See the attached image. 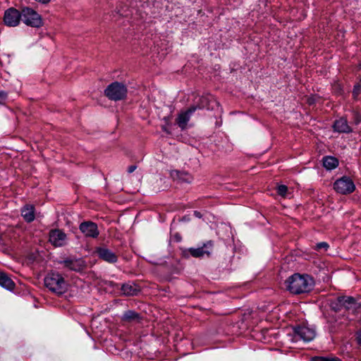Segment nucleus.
I'll use <instances>...</instances> for the list:
<instances>
[{
	"mask_svg": "<svg viewBox=\"0 0 361 361\" xmlns=\"http://www.w3.org/2000/svg\"><path fill=\"white\" fill-rule=\"evenodd\" d=\"M127 87L123 83L114 82L107 86L104 90L105 95L111 100H123L127 95Z\"/></svg>",
	"mask_w": 361,
	"mask_h": 361,
	"instance_id": "nucleus-3",
	"label": "nucleus"
},
{
	"mask_svg": "<svg viewBox=\"0 0 361 361\" xmlns=\"http://www.w3.org/2000/svg\"><path fill=\"white\" fill-rule=\"evenodd\" d=\"M22 18V11H19L15 8H10L5 11L4 23L8 27H16L19 25Z\"/></svg>",
	"mask_w": 361,
	"mask_h": 361,
	"instance_id": "nucleus-6",
	"label": "nucleus"
},
{
	"mask_svg": "<svg viewBox=\"0 0 361 361\" xmlns=\"http://www.w3.org/2000/svg\"><path fill=\"white\" fill-rule=\"evenodd\" d=\"M198 108L197 106H192L185 111L180 112L176 118V123L181 130H185L187 127L188 122L190 121L191 116Z\"/></svg>",
	"mask_w": 361,
	"mask_h": 361,
	"instance_id": "nucleus-12",
	"label": "nucleus"
},
{
	"mask_svg": "<svg viewBox=\"0 0 361 361\" xmlns=\"http://www.w3.org/2000/svg\"><path fill=\"white\" fill-rule=\"evenodd\" d=\"M163 130L166 131V128H165L164 127L163 128Z\"/></svg>",
	"mask_w": 361,
	"mask_h": 361,
	"instance_id": "nucleus-36",
	"label": "nucleus"
},
{
	"mask_svg": "<svg viewBox=\"0 0 361 361\" xmlns=\"http://www.w3.org/2000/svg\"><path fill=\"white\" fill-rule=\"evenodd\" d=\"M7 94L4 92H0V104H3L6 99Z\"/></svg>",
	"mask_w": 361,
	"mask_h": 361,
	"instance_id": "nucleus-29",
	"label": "nucleus"
},
{
	"mask_svg": "<svg viewBox=\"0 0 361 361\" xmlns=\"http://www.w3.org/2000/svg\"><path fill=\"white\" fill-rule=\"evenodd\" d=\"M172 176H176L182 182L188 183H190L193 180L192 176L186 171H176L173 173Z\"/></svg>",
	"mask_w": 361,
	"mask_h": 361,
	"instance_id": "nucleus-20",
	"label": "nucleus"
},
{
	"mask_svg": "<svg viewBox=\"0 0 361 361\" xmlns=\"http://www.w3.org/2000/svg\"><path fill=\"white\" fill-rule=\"evenodd\" d=\"M329 247V245L327 243L322 242V243H319L316 245L315 249L317 250H319L322 249H324V250H327Z\"/></svg>",
	"mask_w": 361,
	"mask_h": 361,
	"instance_id": "nucleus-27",
	"label": "nucleus"
},
{
	"mask_svg": "<svg viewBox=\"0 0 361 361\" xmlns=\"http://www.w3.org/2000/svg\"><path fill=\"white\" fill-rule=\"evenodd\" d=\"M121 290L122 293L127 296L137 295V293L140 291L139 287L135 283L132 282L123 284L121 286Z\"/></svg>",
	"mask_w": 361,
	"mask_h": 361,
	"instance_id": "nucleus-17",
	"label": "nucleus"
},
{
	"mask_svg": "<svg viewBox=\"0 0 361 361\" xmlns=\"http://www.w3.org/2000/svg\"><path fill=\"white\" fill-rule=\"evenodd\" d=\"M338 301L343 305V308L353 314H355L361 307V304L350 296H339Z\"/></svg>",
	"mask_w": 361,
	"mask_h": 361,
	"instance_id": "nucleus-9",
	"label": "nucleus"
},
{
	"mask_svg": "<svg viewBox=\"0 0 361 361\" xmlns=\"http://www.w3.org/2000/svg\"><path fill=\"white\" fill-rule=\"evenodd\" d=\"M334 188L337 192L345 195L353 192L355 185L350 178L343 176L334 183Z\"/></svg>",
	"mask_w": 361,
	"mask_h": 361,
	"instance_id": "nucleus-5",
	"label": "nucleus"
},
{
	"mask_svg": "<svg viewBox=\"0 0 361 361\" xmlns=\"http://www.w3.org/2000/svg\"><path fill=\"white\" fill-rule=\"evenodd\" d=\"M277 193L282 196L286 197L288 193V187L285 185H280L276 188Z\"/></svg>",
	"mask_w": 361,
	"mask_h": 361,
	"instance_id": "nucleus-23",
	"label": "nucleus"
},
{
	"mask_svg": "<svg viewBox=\"0 0 361 361\" xmlns=\"http://www.w3.org/2000/svg\"><path fill=\"white\" fill-rule=\"evenodd\" d=\"M140 318V314L136 312L133 310H128L124 312L122 319L125 322H130L133 321H138Z\"/></svg>",
	"mask_w": 361,
	"mask_h": 361,
	"instance_id": "nucleus-21",
	"label": "nucleus"
},
{
	"mask_svg": "<svg viewBox=\"0 0 361 361\" xmlns=\"http://www.w3.org/2000/svg\"><path fill=\"white\" fill-rule=\"evenodd\" d=\"M361 120H360V118H357V123H358Z\"/></svg>",
	"mask_w": 361,
	"mask_h": 361,
	"instance_id": "nucleus-34",
	"label": "nucleus"
},
{
	"mask_svg": "<svg viewBox=\"0 0 361 361\" xmlns=\"http://www.w3.org/2000/svg\"><path fill=\"white\" fill-rule=\"evenodd\" d=\"M22 21L27 26L39 28L43 25L41 16L30 7L22 8Z\"/></svg>",
	"mask_w": 361,
	"mask_h": 361,
	"instance_id": "nucleus-4",
	"label": "nucleus"
},
{
	"mask_svg": "<svg viewBox=\"0 0 361 361\" xmlns=\"http://www.w3.org/2000/svg\"><path fill=\"white\" fill-rule=\"evenodd\" d=\"M323 165L328 170L336 169L338 165V161L334 157H325L323 159Z\"/></svg>",
	"mask_w": 361,
	"mask_h": 361,
	"instance_id": "nucleus-19",
	"label": "nucleus"
},
{
	"mask_svg": "<svg viewBox=\"0 0 361 361\" xmlns=\"http://www.w3.org/2000/svg\"><path fill=\"white\" fill-rule=\"evenodd\" d=\"M0 286L8 290H12L15 287V283L6 273L0 272Z\"/></svg>",
	"mask_w": 361,
	"mask_h": 361,
	"instance_id": "nucleus-18",
	"label": "nucleus"
},
{
	"mask_svg": "<svg viewBox=\"0 0 361 361\" xmlns=\"http://www.w3.org/2000/svg\"><path fill=\"white\" fill-rule=\"evenodd\" d=\"M331 307L335 312H338L343 307V305L338 301V297L335 301L331 302Z\"/></svg>",
	"mask_w": 361,
	"mask_h": 361,
	"instance_id": "nucleus-24",
	"label": "nucleus"
},
{
	"mask_svg": "<svg viewBox=\"0 0 361 361\" xmlns=\"http://www.w3.org/2000/svg\"><path fill=\"white\" fill-rule=\"evenodd\" d=\"M357 341L359 344H361V331L357 334Z\"/></svg>",
	"mask_w": 361,
	"mask_h": 361,
	"instance_id": "nucleus-32",
	"label": "nucleus"
},
{
	"mask_svg": "<svg viewBox=\"0 0 361 361\" xmlns=\"http://www.w3.org/2000/svg\"><path fill=\"white\" fill-rule=\"evenodd\" d=\"M137 166L135 165H131L128 167V173H133L135 169H136Z\"/></svg>",
	"mask_w": 361,
	"mask_h": 361,
	"instance_id": "nucleus-30",
	"label": "nucleus"
},
{
	"mask_svg": "<svg viewBox=\"0 0 361 361\" xmlns=\"http://www.w3.org/2000/svg\"><path fill=\"white\" fill-rule=\"evenodd\" d=\"M286 289L293 294L310 292L314 286L313 279L307 274H294L286 282Z\"/></svg>",
	"mask_w": 361,
	"mask_h": 361,
	"instance_id": "nucleus-1",
	"label": "nucleus"
},
{
	"mask_svg": "<svg viewBox=\"0 0 361 361\" xmlns=\"http://www.w3.org/2000/svg\"><path fill=\"white\" fill-rule=\"evenodd\" d=\"M361 90V86L359 84H357L354 86L353 94L355 97H357Z\"/></svg>",
	"mask_w": 361,
	"mask_h": 361,
	"instance_id": "nucleus-28",
	"label": "nucleus"
},
{
	"mask_svg": "<svg viewBox=\"0 0 361 361\" xmlns=\"http://www.w3.org/2000/svg\"><path fill=\"white\" fill-rule=\"evenodd\" d=\"M100 230L96 223L92 222V238L98 237Z\"/></svg>",
	"mask_w": 361,
	"mask_h": 361,
	"instance_id": "nucleus-25",
	"label": "nucleus"
},
{
	"mask_svg": "<svg viewBox=\"0 0 361 361\" xmlns=\"http://www.w3.org/2000/svg\"><path fill=\"white\" fill-rule=\"evenodd\" d=\"M64 267L75 271H81L85 267L84 261L82 259L68 257L60 262Z\"/></svg>",
	"mask_w": 361,
	"mask_h": 361,
	"instance_id": "nucleus-13",
	"label": "nucleus"
},
{
	"mask_svg": "<svg viewBox=\"0 0 361 361\" xmlns=\"http://www.w3.org/2000/svg\"><path fill=\"white\" fill-rule=\"evenodd\" d=\"M44 285L51 292L58 295L63 294L67 289L64 279L59 274L50 273L44 278Z\"/></svg>",
	"mask_w": 361,
	"mask_h": 361,
	"instance_id": "nucleus-2",
	"label": "nucleus"
},
{
	"mask_svg": "<svg viewBox=\"0 0 361 361\" xmlns=\"http://www.w3.org/2000/svg\"><path fill=\"white\" fill-rule=\"evenodd\" d=\"M92 285H94L95 287H97L99 290L103 289L105 291H106L110 287H114L115 286H117V284L114 283V282L105 281L97 276L93 273H92Z\"/></svg>",
	"mask_w": 361,
	"mask_h": 361,
	"instance_id": "nucleus-14",
	"label": "nucleus"
},
{
	"mask_svg": "<svg viewBox=\"0 0 361 361\" xmlns=\"http://www.w3.org/2000/svg\"><path fill=\"white\" fill-rule=\"evenodd\" d=\"M294 332L295 336H298L305 342H310L312 341L316 336L314 329L307 326H297L295 328Z\"/></svg>",
	"mask_w": 361,
	"mask_h": 361,
	"instance_id": "nucleus-8",
	"label": "nucleus"
},
{
	"mask_svg": "<svg viewBox=\"0 0 361 361\" xmlns=\"http://www.w3.org/2000/svg\"><path fill=\"white\" fill-rule=\"evenodd\" d=\"M21 216L24 220L30 223L35 220V207L31 204H26L21 209Z\"/></svg>",
	"mask_w": 361,
	"mask_h": 361,
	"instance_id": "nucleus-16",
	"label": "nucleus"
},
{
	"mask_svg": "<svg viewBox=\"0 0 361 361\" xmlns=\"http://www.w3.org/2000/svg\"><path fill=\"white\" fill-rule=\"evenodd\" d=\"M85 331H86L87 334V335H90V333H89V331H87V329L86 328L85 329Z\"/></svg>",
	"mask_w": 361,
	"mask_h": 361,
	"instance_id": "nucleus-33",
	"label": "nucleus"
},
{
	"mask_svg": "<svg viewBox=\"0 0 361 361\" xmlns=\"http://www.w3.org/2000/svg\"><path fill=\"white\" fill-rule=\"evenodd\" d=\"M214 243L209 240L204 243L202 247L197 248H190L188 252L194 257H209L213 251Z\"/></svg>",
	"mask_w": 361,
	"mask_h": 361,
	"instance_id": "nucleus-7",
	"label": "nucleus"
},
{
	"mask_svg": "<svg viewBox=\"0 0 361 361\" xmlns=\"http://www.w3.org/2000/svg\"><path fill=\"white\" fill-rule=\"evenodd\" d=\"M94 253L97 255L99 259L114 264L118 261L117 255L109 249L104 247H98L95 248Z\"/></svg>",
	"mask_w": 361,
	"mask_h": 361,
	"instance_id": "nucleus-10",
	"label": "nucleus"
},
{
	"mask_svg": "<svg viewBox=\"0 0 361 361\" xmlns=\"http://www.w3.org/2000/svg\"><path fill=\"white\" fill-rule=\"evenodd\" d=\"M316 361H341L339 358L336 357H315Z\"/></svg>",
	"mask_w": 361,
	"mask_h": 361,
	"instance_id": "nucleus-26",
	"label": "nucleus"
},
{
	"mask_svg": "<svg viewBox=\"0 0 361 361\" xmlns=\"http://www.w3.org/2000/svg\"><path fill=\"white\" fill-rule=\"evenodd\" d=\"M333 128L334 131L340 133H349L352 132V128L348 125L347 120L343 117L335 121Z\"/></svg>",
	"mask_w": 361,
	"mask_h": 361,
	"instance_id": "nucleus-15",
	"label": "nucleus"
},
{
	"mask_svg": "<svg viewBox=\"0 0 361 361\" xmlns=\"http://www.w3.org/2000/svg\"><path fill=\"white\" fill-rule=\"evenodd\" d=\"M361 120H360V118H357V123H358Z\"/></svg>",
	"mask_w": 361,
	"mask_h": 361,
	"instance_id": "nucleus-35",
	"label": "nucleus"
},
{
	"mask_svg": "<svg viewBox=\"0 0 361 361\" xmlns=\"http://www.w3.org/2000/svg\"><path fill=\"white\" fill-rule=\"evenodd\" d=\"M80 231L85 235V236H90V221H85L80 225Z\"/></svg>",
	"mask_w": 361,
	"mask_h": 361,
	"instance_id": "nucleus-22",
	"label": "nucleus"
},
{
	"mask_svg": "<svg viewBox=\"0 0 361 361\" xmlns=\"http://www.w3.org/2000/svg\"><path fill=\"white\" fill-rule=\"evenodd\" d=\"M194 216L197 217V218H201L202 217V214L200 212L198 211H194Z\"/></svg>",
	"mask_w": 361,
	"mask_h": 361,
	"instance_id": "nucleus-31",
	"label": "nucleus"
},
{
	"mask_svg": "<svg viewBox=\"0 0 361 361\" xmlns=\"http://www.w3.org/2000/svg\"><path fill=\"white\" fill-rule=\"evenodd\" d=\"M49 242L55 247H62L67 243L65 233L59 229L52 230L49 233Z\"/></svg>",
	"mask_w": 361,
	"mask_h": 361,
	"instance_id": "nucleus-11",
	"label": "nucleus"
}]
</instances>
